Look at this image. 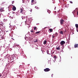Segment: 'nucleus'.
Instances as JSON below:
<instances>
[{
	"mask_svg": "<svg viewBox=\"0 0 78 78\" xmlns=\"http://www.w3.org/2000/svg\"><path fill=\"white\" fill-rule=\"evenodd\" d=\"M50 70V69L48 68H46L45 69H44V71L46 72H49Z\"/></svg>",
	"mask_w": 78,
	"mask_h": 78,
	"instance_id": "obj_2",
	"label": "nucleus"
},
{
	"mask_svg": "<svg viewBox=\"0 0 78 78\" xmlns=\"http://www.w3.org/2000/svg\"><path fill=\"white\" fill-rule=\"evenodd\" d=\"M3 29V24H1L0 25V29L1 30Z\"/></svg>",
	"mask_w": 78,
	"mask_h": 78,
	"instance_id": "obj_6",
	"label": "nucleus"
},
{
	"mask_svg": "<svg viewBox=\"0 0 78 78\" xmlns=\"http://www.w3.org/2000/svg\"><path fill=\"white\" fill-rule=\"evenodd\" d=\"M37 42V39H35L34 40V42Z\"/></svg>",
	"mask_w": 78,
	"mask_h": 78,
	"instance_id": "obj_10",
	"label": "nucleus"
},
{
	"mask_svg": "<svg viewBox=\"0 0 78 78\" xmlns=\"http://www.w3.org/2000/svg\"><path fill=\"white\" fill-rule=\"evenodd\" d=\"M14 1L12 2V4H14Z\"/></svg>",
	"mask_w": 78,
	"mask_h": 78,
	"instance_id": "obj_25",
	"label": "nucleus"
},
{
	"mask_svg": "<svg viewBox=\"0 0 78 78\" xmlns=\"http://www.w3.org/2000/svg\"><path fill=\"white\" fill-rule=\"evenodd\" d=\"M60 21V24H61V25H62L63 24V23H64V20L63 19L61 20Z\"/></svg>",
	"mask_w": 78,
	"mask_h": 78,
	"instance_id": "obj_4",
	"label": "nucleus"
},
{
	"mask_svg": "<svg viewBox=\"0 0 78 78\" xmlns=\"http://www.w3.org/2000/svg\"><path fill=\"white\" fill-rule=\"evenodd\" d=\"M4 21H7V19H4Z\"/></svg>",
	"mask_w": 78,
	"mask_h": 78,
	"instance_id": "obj_20",
	"label": "nucleus"
},
{
	"mask_svg": "<svg viewBox=\"0 0 78 78\" xmlns=\"http://www.w3.org/2000/svg\"><path fill=\"white\" fill-rule=\"evenodd\" d=\"M3 11H4V10L3 9V8H1V9H0V12H3Z\"/></svg>",
	"mask_w": 78,
	"mask_h": 78,
	"instance_id": "obj_8",
	"label": "nucleus"
},
{
	"mask_svg": "<svg viewBox=\"0 0 78 78\" xmlns=\"http://www.w3.org/2000/svg\"><path fill=\"white\" fill-rule=\"evenodd\" d=\"M55 35H56V36H58V33H55Z\"/></svg>",
	"mask_w": 78,
	"mask_h": 78,
	"instance_id": "obj_21",
	"label": "nucleus"
},
{
	"mask_svg": "<svg viewBox=\"0 0 78 78\" xmlns=\"http://www.w3.org/2000/svg\"><path fill=\"white\" fill-rule=\"evenodd\" d=\"M49 31L51 32H52V31H53V29H49Z\"/></svg>",
	"mask_w": 78,
	"mask_h": 78,
	"instance_id": "obj_15",
	"label": "nucleus"
},
{
	"mask_svg": "<svg viewBox=\"0 0 78 78\" xmlns=\"http://www.w3.org/2000/svg\"><path fill=\"white\" fill-rule=\"evenodd\" d=\"M1 16V15H0V17Z\"/></svg>",
	"mask_w": 78,
	"mask_h": 78,
	"instance_id": "obj_34",
	"label": "nucleus"
},
{
	"mask_svg": "<svg viewBox=\"0 0 78 78\" xmlns=\"http://www.w3.org/2000/svg\"><path fill=\"white\" fill-rule=\"evenodd\" d=\"M22 19L23 20H24V21L25 22H27V18H22Z\"/></svg>",
	"mask_w": 78,
	"mask_h": 78,
	"instance_id": "obj_7",
	"label": "nucleus"
},
{
	"mask_svg": "<svg viewBox=\"0 0 78 78\" xmlns=\"http://www.w3.org/2000/svg\"><path fill=\"white\" fill-rule=\"evenodd\" d=\"M13 62V61L11 62V63H12V62Z\"/></svg>",
	"mask_w": 78,
	"mask_h": 78,
	"instance_id": "obj_31",
	"label": "nucleus"
},
{
	"mask_svg": "<svg viewBox=\"0 0 78 78\" xmlns=\"http://www.w3.org/2000/svg\"><path fill=\"white\" fill-rule=\"evenodd\" d=\"M56 50H60V48L59 47H58L56 48Z\"/></svg>",
	"mask_w": 78,
	"mask_h": 78,
	"instance_id": "obj_13",
	"label": "nucleus"
},
{
	"mask_svg": "<svg viewBox=\"0 0 78 78\" xmlns=\"http://www.w3.org/2000/svg\"><path fill=\"white\" fill-rule=\"evenodd\" d=\"M55 8H56V7H55Z\"/></svg>",
	"mask_w": 78,
	"mask_h": 78,
	"instance_id": "obj_36",
	"label": "nucleus"
},
{
	"mask_svg": "<svg viewBox=\"0 0 78 78\" xmlns=\"http://www.w3.org/2000/svg\"><path fill=\"white\" fill-rule=\"evenodd\" d=\"M54 58L55 59H56V57L55 56H54Z\"/></svg>",
	"mask_w": 78,
	"mask_h": 78,
	"instance_id": "obj_24",
	"label": "nucleus"
},
{
	"mask_svg": "<svg viewBox=\"0 0 78 78\" xmlns=\"http://www.w3.org/2000/svg\"><path fill=\"white\" fill-rule=\"evenodd\" d=\"M12 5V6H13V5Z\"/></svg>",
	"mask_w": 78,
	"mask_h": 78,
	"instance_id": "obj_35",
	"label": "nucleus"
},
{
	"mask_svg": "<svg viewBox=\"0 0 78 78\" xmlns=\"http://www.w3.org/2000/svg\"><path fill=\"white\" fill-rule=\"evenodd\" d=\"M10 13L12 17H14V16H16V13H15V12H10Z\"/></svg>",
	"mask_w": 78,
	"mask_h": 78,
	"instance_id": "obj_1",
	"label": "nucleus"
},
{
	"mask_svg": "<svg viewBox=\"0 0 78 78\" xmlns=\"http://www.w3.org/2000/svg\"><path fill=\"white\" fill-rule=\"evenodd\" d=\"M43 44H44V45H45V44H47V41H44Z\"/></svg>",
	"mask_w": 78,
	"mask_h": 78,
	"instance_id": "obj_14",
	"label": "nucleus"
},
{
	"mask_svg": "<svg viewBox=\"0 0 78 78\" xmlns=\"http://www.w3.org/2000/svg\"><path fill=\"white\" fill-rule=\"evenodd\" d=\"M9 31H6V32H8Z\"/></svg>",
	"mask_w": 78,
	"mask_h": 78,
	"instance_id": "obj_32",
	"label": "nucleus"
},
{
	"mask_svg": "<svg viewBox=\"0 0 78 78\" xmlns=\"http://www.w3.org/2000/svg\"><path fill=\"white\" fill-rule=\"evenodd\" d=\"M52 38H55V36H54L53 35H52Z\"/></svg>",
	"mask_w": 78,
	"mask_h": 78,
	"instance_id": "obj_27",
	"label": "nucleus"
},
{
	"mask_svg": "<svg viewBox=\"0 0 78 78\" xmlns=\"http://www.w3.org/2000/svg\"><path fill=\"white\" fill-rule=\"evenodd\" d=\"M76 28H78V24H76Z\"/></svg>",
	"mask_w": 78,
	"mask_h": 78,
	"instance_id": "obj_16",
	"label": "nucleus"
},
{
	"mask_svg": "<svg viewBox=\"0 0 78 78\" xmlns=\"http://www.w3.org/2000/svg\"><path fill=\"white\" fill-rule=\"evenodd\" d=\"M70 3H73V2H72V1H70Z\"/></svg>",
	"mask_w": 78,
	"mask_h": 78,
	"instance_id": "obj_26",
	"label": "nucleus"
},
{
	"mask_svg": "<svg viewBox=\"0 0 78 78\" xmlns=\"http://www.w3.org/2000/svg\"><path fill=\"white\" fill-rule=\"evenodd\" d=\"M30 31L31 32H32V33H34V32L33 31V30H30Z\"/></svg>",
	"mask_w": 78,
	"mask_h": 78,
	"instance_id": "obj_18",
	"label": "nucleus"
},
{
	"mask_svg": "<svg viewBox=\"0 0 78 78\" xmlns=\"http://www.w3.org/2000/svg\"><path fill=\"white\" fill-rule=\"evenodd\" d=\"M76 28V30H77V32H78V27Z\"/></svg>",
	"mask_w": 78,
	"mask_h": 78,
	"instance_id": "obj_23",
	"label": "nucleus"
},
{
	"mask_svg": "<svg viewBox=\"0 0 78 78\" xmlns=\"http://www.w3.org/2000/svg\"><path fill=\"white\" fill-rule=\"evenodd\" d=\"M78 44H76L74 45V47L75 48H78Z\"/></svg>",
	"mask_w": 78,
	"mask_h": 78,
	"instance_id": "obj_9",
	"label": "nucleus"
},
{
	"mask_svg": "<svg viewBox=\"0 0 78 78\" xmlns=\"http://www.w3.org/2000/svg\"><path fill=\"white\" fill-rule=\"evenodd\" d=\"M12 40H13V41H14L15 40H14V39L13 38H12Z\"/></svg>",
	"mask_w": 78,
	"mask_h": 78,
	"instance_id": "obj_28",
	"label": "nucleus"
},
{
	"mask_svg": "<svg viewBox=\"0 0 78 78\" xmlns=\"http://www.w3.org/2000/svg\"><path fill=\"white\" fill-rule=\"evenodd\" d=\"M59 33L60 34H64V32L62 31H60L59 32Z\"/></svg>",
	"mask_w": 78,
	"mask_h": 78,
	"instance_id": "obj_12",
	"label": "nucleus"
},
{
	"mask_svg": "<svg viewBox=\"0 0 78 78\" xmlns=\"http://www.w3.org/2000/svg\"><path fill=\"white\" fill-rule=\"evenodd\" d=\"M34 0H31V2H32V3H33V2H34Z\"/></svg>",
	"mask_w": 78,
	"mask_h": 78,
	"instance_id": "obj_19",
	"label": "nucleus"
},
{
	"mask_svg": "<svg viewBox=\"0 0 78 78\" xmlns=\"http://www.w3.org/2000/svg\"><path fill=\"white\" fill-rule=\"evenodd\" d=\"M12 9L13 11H16V7L14 5H13Z\"/></svg>",
	"mask_w": 78,
	"mask_h": 78,
	"instance_id": "obj_5",
	"label": "nucleus"
},
{
	"mask_svg": "<svg viewBox=\"0 0 78 78\" xmlns=\"http://www.w3.org/2000/svg\"><path fill=\"white\" fill-rule=\"evenodd\" d=\"M40 33V31H37L36 32V34H38V33Z\"/></svg>",
	"mask_w": 78,
	"mask_h": 78,
	"instance_id": "obj_17",
	"label": "nucleus"
},
{
	"mask_svg": "<svg viewBox=\"0 0 78 78\" xmlns=\"http://www.w3.org/2000/svg\"><path fill=\"white\" fill-rule=\"evenodd\" d=\"M20 13L22 14V12H23V9L22 8H21L20 9Z\"/></svg>",
	"mask_w": 78,
	"mask_h": 78,
	"instance_id": "obj_11",
	"label": "nucleus"
},
{
	"mask_svg": "<svg viewBox=\"0 0 78 78\" xmlns=\"http://www.w3.org/2000/svg\"><path fill=\"white\" fill-rule=\"evenodd\" d=\"M36 29V27H34V30H35Z\"/></svg>",
	"mask_w": 78,
	"mask_h": 78,
	"instance_id": "obj_22",
	"label": "nucleus"
},
{
	"mask_svg": "<svg viewBox=\"0 0 78 78\" xmlns=\"http://www.w3.org/2000/svg\"><path fill=\"white\" fill-rule=\"evenodd\" d=\"M2 76V75L1 74H0V77Z\"/></svg>",
	"mask_w": 78,
	"mask_h": 78,
	"instance_id": "obj_30",
	"label": "nucleus"
},
{
	"mask_svg": "<svg viewBox=\"0 0 78 78\" xmlns=\"http://www.w3.org/2000/svg\"><path fill=\"white\" fill-rule=\"evenodd\" d=\"M66 43V42L64 41H62L60 43V44L61 45H64Z\"/></svg>",
	"mask_w": 78,
	"mask_h": 78,
	"instance_id": "obj_3",
	"label": "nucleus"
},
{
	"mask_svg": "<svg viewBox=\"0 0 78 78\" xmlns=\"http://www.w3.org/2000/svg\"><path fill=\"white\" fill-rule=\"evenodd\" d=\"M73 12H75V10L73 11Z\"/></svg>",
	"mask_w": 78,
	"mask_h": 78,
	"instance_id": "obj_29",
	"label": "nucleus"
},
{
	"mask_svg": "<svg viewBox=\"0 0 78 78\" xmlns=\"http://www.w3.org/2000/svg\"><path fill=\"white\" fill-rule=\"evenodd\" d=\"M35 3H36V2H35Z\"/></svg>",
	"mask_w": 78,
	"mask_h": 78,
	"instance_id": "obj_33",
	"label": "nucleus"
}]
</instances>
